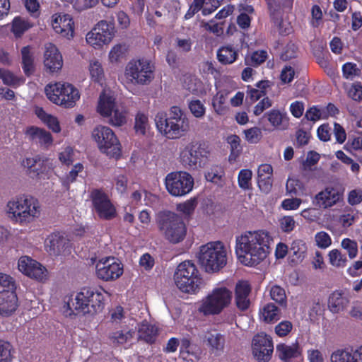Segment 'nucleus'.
Masks as SVG:
<instances>
[{
  "label": "nucleus",
  "mask_w": 362,
  "mask_h": 362,
  "mask_svg": "<svg viewBox=\"0 0 362 362\" xmlns=\"http://www.w3.org/2000/svg\"><path fill=\"white\" fill-rule=\"evenodd\" d=\"M208 145L204 142H191L180 152V159L184 167L188 169L204 168L209 157Z\"/></svg>",
  "instance_id": "1a4fd4ad"
},
{
  "label": "nucleus",
  "mask_w": 362,
  "mask_h": 362,
  "mask_svg": "<svg viewBox=\"0 0 362 362\" xmlns=\"http://www.w3.org/2000/svg\"><path fill=\"white\" fill-rule=\"evenodd\" d=\"M115 105V99L103 93L100 96L98 112L103 117H109L112 115Z\"/></svg>",
  "instance_id": "4c0bfd02"
},
{
  "label": "nucleus",
  "mask_w": 362,
  "mask_h": 362,
  "mask_svg": "<svg viewBox=\"0 0 362 362\" xmlns=\"http://www.w3.org/2000/svg\"><path fill=\"white\" fill-rule=\"evenodd\" d=\"M252 354L259 362H268L274 351L271 337L264 332L255 334L252 341Z\"/></svg>",
  "instance_id": "a211bd4d"
},
{
  "label": "nucleus",
  "mask_w": 362,
  "mask_h": 362,
  "mask_svg": "<svg viewBox=\"0 0 362 362\" xmlns=\"http://www.w3.org/2000/svg\"><path fill=\"white\" fill-rule=\"evenodd\" d=\"M245 140L250 144H257L262 137V131L259 127H251L243 132Z\"/></svg>",
  "instance_id": "8fccbe9b"
},
{
  "label": "nucleus",
  "mask_w": 362,
  "mask_h": 362,
  "mask_svg": "<svg viewBox=\"0 0 362 362\" xmlns=\"http://www.w3.org/2000/svg\"><path fill=\"white\" fill-rule=\"evenodd\" d=\"M154 66L151 62L146 59H132L131 60L125 71L127 78H131L138 84H148L153 78Z\"/></svg>",
  "instance_id": "ddd939ff"
},
{
  "label": "nucleus",
  "mask_w": 362,
  "mask_h": 362,
  "mask_svg": "<svg viewBox=\"0 0 362 362\" xmlns=\"http://www.w3.org/2000/svg\"><path fill=\"white\" fill-rule=\"evenodd\" d=\"M226 100V95L223 93H217L212 100V105L215 112L218 115L224 114L226 107L224 106Z\"/></svg>",
  "instance_id": "09e8293b"
},
{
  "label": "nucleus",
  "mask_w": 362,
  "mask_h": 362,
  "mask_svg": "<svg viewBox=\"0 0 362 362\" xmlns=\"http://www.w3.org/2000/svg\"><path fill=\"white\" fill-rule=\"evenodd\" d=\"M280 227L282 231L291 233L296 227V221L293 216H285L279 221Z\"/></svg>",
  "instance_id": "0e129e2a"
},
{
  "label": "nucleus",
  "mask_w": 362,
  "mask_h": 362,
  "mask_svg": "<svg viewBox=\"0 0 362 362\" xmlns=\"http://www.w3.org/2000/svg\"><path fill=\"white\" fill-rule=\"evenodd\" d=\"M148 127V117L143 112H139L135 116L134 129L136 134L144 136Z\"/></svg>",
  "instance_id": "c03bdc74"
},
{
  "label": "nucleus",
  "mask_w": 362,
  "mask_h": 362,
  "mask_svg": "<svg viewBox=\"0 0 362 362\" xmlns=\"http://www.w3.org/2000/svg\"><path fill=\"white\" fill-rule=\"evenodd\" d=\"M271 299L279 304L282 308L287 306V298L285 290L278 285H273L269 291Z\"/></svg>",
  "instance_id": "79ce46f5"
},
{
  "label": "nucleus",
  "mask_w": 362,
  "mask_h": 362,
  "mask_svg": "<svg viewBox=\"0 0 362 362\" xmlns=\"http://www.w3.org/2000/svg\"><path fill=\"white\" fill-rule=\"evenodd\" d=\"M139 337L148 344L156 341L158 335V329L155 325L148 322H142L139 328Z\"/></svg>",
  "instance_id": "473e14b6"
},
{
  "label": "nucleus",
  "mask_w": 362,
  "mask_h": 362,
  "mask_svg": "<svg viewBox=\"0 0 362 362\" xmlns=\"http://www.w3.org/2000/svg\"><path fill=\"white\" fill-rule=\"evenodd\" d=\"M315 241L320 248H327L332 243L329 235L325 231H320L315 235Z\"/></svg>",
  "instance_id": "69168bd1"
},
{
  "label": "nucleus",
  "mask_w": 362,
  "mask_h": 362,
  "mask_svg": "<svg viewBox=\"0 0 362 362\" xmlns=\"http://www.w3.org/2000/svg\"><path fill=\"white\" fill-rule=\"evenodd\" d=\"M340 197L341 194L337 189L327 187L315 196L313 203L320 209H327L336 204Z\"/></svg>",
  "instance_id": "4be33fe9"
},
{
  "label": "nucleus",
  "mask_w": 362,
  "mask_h": 362,
  "mask_svg": "<svg viewBox=\"0 0 362 362\" xmlns=\"http://www.w3.org/2000/svg\"><path fill=\"white\" fill-rule=\"evenodd\" d=\"M45 92L52 103L66 108L73 107L80 98L78 90L68 83L58 82L48 85Z\"/></svg>",
  "instance_id": "9d476101"
},
{
  "label": "nucleus",
  "mask_w": 362,
  "mask_h": 362,
  "mask_svg": "<svg viewBox=\"0 0 362 362\" xmlns=\"http://www.w3.org/2000/svg\"><path fill=\"white\" fill-rule=\"evenodd\" d=\"M197 206V200L195 198L190 199L186 202L179 204L177 206L178 211L185 214L190 215L192 214Z\"/></svg>",
  "instance_id": "bf43d9fd"
},
{
  "label": "nucleus",
  "mask_w": 362,
  "mask_h": 362,
  "mask_svg": "<svg viewBox=\"0 0 362 362\" xmlns=\"http://www.w3.org/2000/svg\"><path fill=\"white\" fill-rule=\"evenodd\" d=\"M92 136L103 153L115 160L121 158V144L110 127L101 125L96 127L92 132Z\"/></svg>",
  "instance_id": "6e6552de"
},
{
  "label": "nucleus",
  "mask_w": 362,
  "mask_h": 362,
  "mask_svg": "<svg viewBox=\"0 0 362 362\" xmlns=\"http://www.w3.org/2000/svg\"><path fill=\"white\" fill-rule=\"evenodd\" d=\"M15 281L13 279L6 274L0 273V294L7 291H15Z\"/></svg>",
  "instance_id": "de8ad7c7"
},
{
  "label": "nucleus",
  "mask_w": 362,
  "mask_h": 362,
  "mask_svg": "<svg viewBox=\"0 0 362 362\" xmlns=\"http://www.w3.org/2000/svg\"><path fill=\"white\" fill-rule=\"evenodd\" d=\"M210 351L216 355L219 354L224 348L225 339L218 332H208L205 337Z\"/></svg>",
  "instance_id": "2f4dec72"
},
{
  "label": "nucleus",
  "mask_w": 362,
  "mask_h": 362,
  "mask_svg": "<svg viewBox=\"0 0 362 362\" xmlns=\"http://www.w3.org/2000/svg\"><path fill=\"white\" fill-rule=\"evenodd\" d=\"M341 246L348 252L349 257L353 259L356 257L358 253V245L355 240L349 238H344L341 241Z\"/></svg>",
  "instance_id": "4d7b16f0"
},
{
  "label": "nucleus",
  "mask_w": 362,
  "mask_h": 362,
  "mask_svg": "<svg viewBox=\"0 0 362 362\" xmlns=\"http://www.w3.org/2000/svg\"><path fill=\"white\" fill-rule=\"evenodd\" d=\"M156 223L163 238L171 244L182 242L187 235V226L181 216L169 210L159 211Z\"/></svg>",
  "instance_id": "20e7f679"
},
{
  "label": "nucleus",
  "mask_w": 362,
  "mask_h": 362,
  "mask_svg": "<svg viewBox=\"0 0 362 362\" xmlns=\"http://www.w3.org/2000/svg\"><path fill=\"white\" fill-rule=\"evenodd\" d=\"M217 59L222 65H229L237 61L239 57V50L233 45H226L220 47L216 53Z\"/></svg>",
  "instance_id": "c85d7f7f"
},
{
  "label": "nucleus",
  "mask_w": 362,
  "mask_h": 362,
  "mask_svg": "<svg viewBox=\"0 0 362 362\" xmlns=\"http://www.w3.org/2000/svg\"><path fill=\"white\" fill-rule=\"evenodd\" d=\"M18 266L19 271L30 278L39 281H42L46 278V268L28 256L21 257Z\"/></svg>",
  "instance_id": "6ab92c4d"
},
{
  "label": "nucleus",
  "mask_w": 362,
  "mask_h": 362,
  "mask_svg": "<svg viewBox=\"0 0 362 362\" xmlns=\"http://www.w3.org/2000/svg\"><path fill=\"white\" fill-rule=\"evenodd\" d=\"M25 135L30 141L39 144L40 146L47 147L53 141L52 136L49 132L35 126L27 127Z\"/></svg>",
  "instance_id": "393cba45"
},
{
  "label": "nucleus",
  "mask_w": 362,
  "mask_h": 362,
  "mask_svg": "<svg viewBox=\"0 0 362 362\" xmlns=\"http://www.w3.org/2000/svg\"><path fill=\"white\" fill-rule=\"evenodd\" d=\"M8 216L21 224L33 221L40 215L39 201L28 194H21L12 198L7 203Z\"/></svg>",
  "instance_id": "7ed1b4c3"
},
{
  "label": "nucleus",
  "mask_w": 362,
  "mask_h": 362,
  "mask_svg": "<svg viewBox=\"0 0 362 362\" xmlns=\"http://www.w3.org/2000/svg\"><path fill=\"white\" fill-rule=\"evenodd\" d=\"M286 187L288 193L290 194L296 196L306 194L305 184L298 178H288Z\"/></svg>",
  "instance_id": "a19ab883"
},
{
  "label": "nucleus",
  "mask_w": 362,
  "mask_h": 362,
  "mask_svg": "<svg viewBox=\"0 0 362 362\" xmlns=\"http://www.w3.org/2000/svg\"><path fill=\"white\" fill-rule=\"evenodd\" d=\"M114 35V25L106 21H100L88 33L86 42L95 48H100L110 43Z\"/></svg>",
  "instance_id": "f3484780"
},
{
  "label": "nucleus",
  "mask_w": 362,
  "mask_h": 362,
  "mask_svg": "<svg viewBox=\"0 0 362 362\" xmlns=\"http://www.w3.org/2000/svg\"><path fill=\"white\" fill-rule=\"evenodd\" d=\"M293 325L288 320H283L275 327L276 334L281 337L287 336L292 330Z\"/></svg>",
  "instance_id": "680f3d73"
},
{
  "label": "nucleus",
  "mask_w": 362,
  "mask_h": 362,
  "mask_svg": "<svg viewBox=\"0 0 362 362\" xmlns=\"http://www.w3.org/2000/svg\"><path fill=\"white\" fill-rule=\"evenodd\" d=\"M105 293L103 288L83 287L68 305L76 315L89 313L92 310L100 312L105 305Z\"/></svg>",
  "instance_id": "39448f33"
},
{
  "label": "nucleus",
  "mask_w": 362,
  "mask_h": 362,
  "mask_svg": "<svg viewBox=\"0 0 362 362\" xmlns=\"http://www.w3.org/2000/svg\"><path fill=\"white\" fill-rule=\"evenodd\" d=\"M44 65L50 73L58 72L62 68V56L54 44L49 43L45 47Z\"/></svg>",
  "instance_id": "412c9836"
},
{
  "label": "nucleus",
  "mask_w": 362,
  "mask_h": 362,
  "mask_svg": "<svg viewBox=\"0 0 362 362\" xmlns=\"http://www.w3.org/2000/svg\"><path fill=\"white\" fill-rule=\"evenodd\" d=\"M65 238L60 232H54L47 238V246L49 250L54 254H59L65 245Z\"/></svg>",
  "instance_id": "f704fd0d"
},
{
  "label": "nucleus",
  "mask_w": 362,
  "mask_h": 362,
  "mask_svg": "<svg viewBox=\"0 0 362 362\" xmlns=\"http://www.w3.org/2000/svg\"><path fill=\"white\" fill-rule=\"evenodd\" d=\"M252 172L250 169H242L238 175V183L240 189L243 190H251Z\"/></svg>",
  "instance_id": "37998d69"
},
{
  "label": "nucleus",
  "mask_w": 362,
  "mask_h": 362,
  "mask_svg": "<svg viewBox=\"0 0 362 362\" xmlns=\"http://www.w3.org/2000/svg\"><path fill=\"white\" fill-rule=\"evenodd\" d=\"M348 94L354 100H361L362 99V85L359 83L353 84L350 88Z\"/></svg>",
  "instance_id": "774afa93"
},
{
  "label": "nucleus",
  "mask_w": 362,
  "mask_h": 362,
  "mask_svg": "<svg viewBox=\"0 0 362 362\" xmlns=\"http://www.w3.org/2000/svg\"><path fill=\"white\" fill-rule=\"evenodd\" d=\"M33 25V23L28 20L21 16H16L12 21L11 31L16 38L21 37Z\"/></svg>",
  "instance_id": "e433bc0d"
},
{
  "label": "nucleus",
  "mask_w": 362,
  "mask_h": 362,
  "mask_svg": "<svg viewBox=\"0 0 362 362\" xmlns=\"http://www.w3.org/2000/svg\"><path fill=\"white\" fill-rule=\"evenodd\" d=\"M97 277L104 281H112L119 279L123 274V264L114 257L102 258L96 264Z\"/></svg>",
  "instance_id": "dca6fc26"
},
{
  "label": "nucleus",
  "mask_w": 362,
  "mask_h": 362,
  "mask_svg": "<svg viewBox=\"0 0 362 362\" xmlns=\"http://www.w3.org/2000/svg\"><path fill=\"white\" fill-rule=\"evenodd\" d=\"M22 69L27 76H30L35 72L34 57L32 52V47L30 45L23 47L21 49Z\"/></svg>",
  "instance_id": "7c9ffc66"
},
{
  "label": "nucleus",
  "mask_w": 362,
  "mask_h": 362,
  "mask_svg": "<svg viewBox=\"0 0 362 362\" xmlns=\"http://www.w3.org/2000/svg\"><path fill=\"white\" fill-rule=\"evenodd\" d=\"M311 16H312V21H310V25L313 28H318L322 22V11L321 10V8L317 5L315 4L312 6L311 8Z\"/></svg>",
  "instance_id": "e2e57ef3"
},
{
  "label": "nucleus",
  "mask_w": 362,
  "mask_h": 362,
  "mask_svg": "<svg viewBox=\"0 0 362 362\" xmlns=\"http://www.w3.org/2000/svg\"><path fill=\"white\" fill-rule=\"evenodd\" d=\"M18 298L16 291H7L0 294V315H11L18 308Z\"/></svg>",
  "instance_id": "bb28decb"
},
{
  "label": "nucleus",
  "mask_w": 362,
  "mask_h": 362,
  "mask_svg": "<svg viewBox=\"0 0 362 362\" xmlns=\"http://www.w3.org/2000/svg\"><path fill=\"white\" fill-rule=\"evenodd\" d=\"M267 58L268 54L266 50H256L245 54L244 63L246 66L257 67L263 64Z\"/></svg>",
  "instance_id": "c9c22d12"
},
{
  "label": "nucleus",
  "mask_w": 362,
  "mask_h": 362,
  "mask_svg": "<svg viewBox=\"0 0 362 362\" xmlns=\"http://www.w3.org/2000/svg\"><path fill=\"white\" fill-rule=\"evenodd\" d=\"M232 292L226 287L216 288L202 300L199 308L204 315L220 314L231 302Z\"/></svg>",
  "instance_id": "9b49d317"
},
{
  "label": "nucleus",
  "mask_w": 362,
  "mask_h": 362,
  "mask_svg": "<svg viewBox=\"0 0 362 362\" xmlns=\"http://www.w3.org/2000/svg\"><path fill=\"white\" fill-rule=\"evenodd\" d=\"M89 71L92 80L102 84L104 78V71L101 64L98 61L90 62Z\"/></svg>",
  "instance_id": "49530a36"
},
{
  "label": "nucleus",
  "mask_w": 362,
  "mask_h": 362,
  "mask_svg": "<svg viewBox=\"0 0 362 362\" xmlns=\"http://www.w3.org/2000/svg\"><path fill=\"white\" fill-rule=\"evenodd\" d=\"M259 317L265 323L274 324L280 320L281 311L274 303H268L259 309Z\"/></svg>",
  "instance_id": "cd10ccee"
},
{
  "label": "nucleus",
  "mask_w": 362,
  "mask_h": 362,
  "mask_svg": "<svg viewBox=\"0 0 362 362\" xmlns=\"http://www.w3.org/2000/svg\"><path fill=\"white\" fill-rule=\"evenodd\" d=\"M269 232L264 230L246 231L235 238V254L240 262L247 267H255L264 261L269 254Z\"/></svg>",
  "instance_id": "f257e3e1"
},
{
  "label": "nucleus",
  "mask_w": 362,
  "mask_h": 362,
  "mask_svg": "<svg viewBox=\"0 0 362 362\" xmlns=\"http://www.w3.org/2000/svg\"><path fill=\"white\" fill-rule=\"evenodd\" d=\"M307 252V246L302 240H295L292 242L289 248L291 261L294 263H300L305 258Z\"/></svg>",
  "instance_id": "c756f323"
},
{
  "label": "nucleus",
  "mask_w": 362,
  "mask_h": 362,
  "mask_svg": "<svg viewBox=\"0 0 362 362\" xmlns=\"http://www.w3.org/2000/svg\"><path fill=\"white\" fill-rule=\"evenodd\" d=\"M198 259L206 272H215L227 263L226 250L221 241L210 242L200 247Z\"/></svg>",
  "instance_id": "423d86ee"
},
{
  "label": "nucleus",
  "mask_w": 362,
  "mask_h": 362,
  "mask_svg": "<svg viewBox=\"0 0 362 362\" xmlns=\"http://www.w3.org/2000/svg\"><path fill=\"white\" fill-rule=\"evenodd\" d=\"M189 108L192 114L197 118L202 117L205 114V107L199 100H193L189 103Z\"/></svg>",
  "instance_id": "052dcab7"
},
{
  "label": "nucleus",
  "mask_w": 362,
  "mask_h": 362,
  "mask_svg": "<svg viewBox=\"0 0 362 362\" xmlns=\"http://www.w3.org/2000/svg\"><path fill=\"white\" fill-rule=\"evenodd\" d=\"M329 259L332 265L335 267H344L346 262L344 255L337 249H334L329 252Z\"/></svg>",
  "instance_id": "6e6d98bb"
},
{
  "label": "nucleus",
  "mask_w": 362,
  "mask_h": 362,
  "mask_svg": "<svg viewBox=\"0 0 362 362\" xmlns=\"http://www.w3.org/2000/svg\"><path fill=\"white\" fill-rule=\"evenodd\" d=\"M279 358L284 362H290L293 358L302 356L303 350L298 341L288 345L286 344H277L276 349Z\"/></svg>",
  "instance_id": "a878e982"
},
{
  "label": "nucleus",
  "mask_w": 362,
  "mask_h": 362,
  "mask_svg": "<svg viewBox=\"0 0 362 362\" xmlns=\"http://www.w3.org/2000/svg\"><path fill=\"white\" fill-rule=\"evenodd\" d=\"M348 303L349 300L343 296L341 292L334 291L329 297V308L332 313H337L343 310Z\"/></svg>",
  "instance_id": "72a5a7b5"
},
{
  "label": "nucleus",
  "mask_w": 362,
  "mask_h": 362,
  "mask_svg": "<svg viewBox=\"0 0 362 362\" xmlns=\"http://www.w3.org/2000/svg\"><path fill=\"white\" fill-rule=\"evenodd\" d=\"M134 333V332L132 330L126 332H124L123 330L116 331L111 334L110 338L113 343L123 344L132 338V334Z\"/></svg>",
  "instance_id": "603ef678"
},
{
  "label": "nucleus",
  "mask_w": 362,
  "mask_h": 362,
  "mask_svg": "<svg viewBox=\"0 0 362 362\" xmlns=\"http://www.w3.org/2000/svg\"><path fill=\"white\" fill-rule=\"evenodd\" d=\"M264 118H267L273 127L279 128L286 118V113L278 109H272L264 115Z\"/></svg>",
  "instance_id": "ea45409f"
},
{
  "label": "nucleus",
  "mask_w": 362,
  "mask_h": 362,
  "mask_svg": "<svg viewBox=\"0 0 362 362\" xmlns=\"http://www.w3.org/2000/svg\"><path fill=\"white\" fill-rule=\"evenodd\" d=\"M11 349L12 346L9 342L0 339V362L12 361Z\"/></svg>",
  "instance_id": "864d4df0"
},
{
  "label": "nucleus",
  "mask_w": 362,
  "mask_h": 362,
  "mask_svg": "<svg viewBox=\"0 0 362 362\" xmlns=\"http://www.w3.org/2000/svg\"><path fill=\"white\" fill-rule=\"evenodd\" d=\"M202 350L194 344H192L189 336L183 337L180 341L179 356L185 361H199L201 358Z\"/></svg>",
  "instance_id": "b1692460"
},
{
  "label": "nucleus",
  "mask_w": 362,
  "mask_h": 362,
  "mask_svg": "<svg viewBox=\"0 0 362 362\" xmlns=\"http://www.w3.org/2000/svg\"><path fill=\"white\" fill-rule=\"evenodd\" d=\"M194 185L192 175L186 171H174L165 178L168 192L173 197H184L192 192Z\"/></svg>",
  "instance_id": "f8f14e48"
},
{
  "label": "nucleus",
  "mask_w": 362,
  "mask_h": 362,
  "mask_svg": "<svg viewBox=\"0 0 362 362\" xmlns=\"http://www.w3.org/2000/svg\"><path fill=\"white\" fill-rule=\"evenodd\" d=\"M126 49L121 45L114 46L110 52L109 57L111 62H119L125 54Z\"/></svg>",
  "instance_id": "338daca9"
},
{
  "label": "nucleus",
  "mask_w": 362,
  "mask_h": 362,
  "mask_svg": "<svg viewBox=\"0 0 362 362\" xmlns=\"http://www.w3.org/2000/svg\"><path fill=\"white\" fill-rule=\"evenodd\" d=\"M52 28L62 37L70 38L74 34V22L69 14L59 15L52 21Z\"/></svg>",
  "instance_id": "5701e85b"
},
{
  "label": "nucleus",
  "mask_w": 362,
  "mask_h": 362,
  "mask_svg": "<svg viewBox=\"0 0 362 362\" xmlns=\"http://www.w3.org/2000/svg\"><path fill=\"white\" fill-rule=\"evenodd\" d=\"M343 76L346 79H353L355 76H359L361 70L354 63L346 62L342 66Z\"/></svg>",
  "instance_id": "5fc2aeb1"
},
{
  "label": "nucleus",
  "mask_w": 362,
  "mask_h": 362,
  "mask_svg": "<svg viewBox=\"0 0 362 362\" xmlns=\"http://www.w3.org/2000/svg\"><path fill=\"white\" fill-rule=\"evenodd\" d=\"M0 78L4 84L10 86L18 85L20 81V78L16 76L11 71L3 68H0Z\"/></svg>",
  "instance_id": "3c124183"
},
{
  "label": "nucleus",
  "mask_w": 362,
  "mask_h": 362,
  "mask_svg": "<svg viewBox=\"0 0 362 362\" xmlns=\"http://www.w3.org/2000/svg\"><path fill=\"white\" fill-rule=\"evenodd\" d=\"M227 143L230 145V161H235L242 153L243 148L240 145V139L236 134L229 135L226 139Z\"/></svg>",
  "instance_id": "58836bf2"
},
{
  "label": "nucleus",
  "mask_w": 362,
  "mask_h": 362,
  "mask_svg": "<svg viewBox=\"0 0 362 362\" xmlns=\"http://www.w3.org/2000/svg\"><path fill=\"white\" fill-rule=\"evenodd\" d=\"M351 351L349 349H337L330 356L331 362H354Z\"/></svg>",
  "instance_id": "a18cd8bd"
},
{
  "label": "nucleus",
  "mask_w": 362,
  "mask_h": 362,
  "mask_svg": "<svg viewBox=\"0 0 362 362\" xmlns=\"http://www.w3.org/2000/svg\"><path fill=\"white\" fill-rule=\"evenodd\" d=\"M22 165L26 168L27 173L33 178L49 179L54 171L52 163L45 157L36 155L32 158H25Z\"/></svg>",
  "instance_id": "2eb2a0df"
},
{
  "label": "nucleus",
  "mask_w": 362,
  "mask_h": 362,
  "mask_svg": "<svg viewBox=\"0 0 362 362\" xmlns=\"http://www.w3.org/2000/svg\"><path fill=\"white\" fill-rule=\"evenodd\" d=\"M273 178L270 175H257V185L264 193L270 192L272 187Z\"/></svg>",
  "instance_id": "13d9d810"
},
{
  "label": "nucleus",
  "mask_w": 362,
  "mask_h": 362,
  "mask_svg": "<svg viewBox=\"0 0 362 362\" xmlns=\"http://www.w3.org/2000/svg\"><path fill=\"white\" fill-rule=\"evenodd\" d=\"M155 123L158 132L168 139H180L189 129L187 115L177 106L171 107L168 113L158 112L155 117Z\"/></svg>",
  "instance_id": "f03ea898"
},
{
  "label": "nucleus",
  "mask_w": 362,
  "mask_h": 362,
  "mask_svg": "<svg viewBox=\"0 0 362 362\" xmlns=\"http://www.w3.org/2000/svg\"><path fill=\"white\" fill-rule=\"evenodd\" d=\"M252 287L249 281L245 280L238 281L235 287V303L240 311H246L249 309L251 301L250 294Z\"/></svg>",
  "instance_id": "aec40b11"
},
{
  "label": "nucleus",
  "mask_w": 362,
  "mask_h": 362,
  "mask_svg": "<svg viewBox=\"0 0 362 362\" xmlns=\"http://www.w3.org/2000/svg\"><path fill=\"white\" fill-rule=\"evenodd\" d=\"M174 279L176 286L185 293H195L202 283L197 267L190 261H185L177 266Z\"/></svg>",
  "instance_id": "0eeeda50"
},
{
  "label": "nucleus",
  "mask_w": 362,
  "mask_h": 362,
  "mask_svg": "<svg viewBox=\"0 0 362 362\" xmlns=\"http://www.w3.org/2000/svg\"><path fill=\"white\" fill-rule=\"evenodd\" d=\"M93 211L102 220L110 221L117 215V209L108 195L102 189H93L90 192Z\"/></svg>",
  "instance_id": "4468645a"
}]
</instances>
